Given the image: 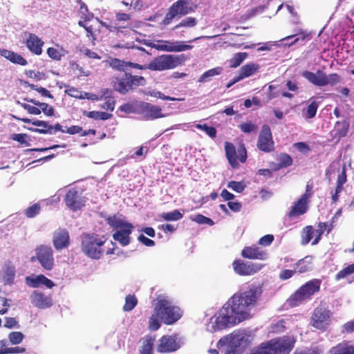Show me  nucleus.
<instances>
[{
  "label": "nucleus",
  "instance_id": "50",
  "mask_svg": "<svg viewBox=\"0 0 354 354\" xmlns=\"http://www.w3.org/2000/svg\"><path fill=\"white\" fill-rule=\"evenodd\" d=\"M183 215L178 209L173 212L162 213L161 218L167 221H176L181 219Z\"/></svg>",
  "mask_w": 354,
  "mask_h": 354
},
{
  "label": "nucleus",
  "instance_id": "63",
  "mask_svg": "<svg viewBox=\"0 0 354 354\" xmlns=\"http://www.w3.org/2000/svg\"><path fill=\"white\" fill-rule=\"evenodd\" d=\"M19 104L21 105L25 110H26L29 113L33 114V115H39L41 113L40 109L35 106H31L28 104L21 103L20 102H17Z\"/></svg>",
  "mask_w": 354,
  "mask_h": 354
},
{
  "label": "nucleus",
  "instance_id": "42",
  "mask_svg": "<svg viewBox=\"0 0 354 354\" xmlns=\"http://www.w3.org/2000/svg\"><path fill=\"white\" fill-rule=\"evenodd\" d=\"M115 62L118 63V65L116 66V67L119 70H124V68H127V66H129V67H131L133 68L140 69V70L148 68V65L143 66V65H141V64H139L137 63H133V62H124V61H121L120 59H115Z\"/></svg>",
  "mask_w": 354,
  "mask_h": 354
},
{
  "label": "nucleus",
  "instance_id": "60",
  "mask_svg": "<svg viewBox=\"0 0 354 354\" xmlns=\"http://www.w3.org/2000/svg\"><path fill=\"white\" fill-rule=\"evenodd\" d=\"M105 102L101 106V107L106 111H113L115 108V100L111 96L105 97Z\"/></svg>",
  "mask_w": 354,
  "mask_h": 354
},
{
  "label": "nucleus",
  "instance_id": "48",
  "mask_svg": "<svg viewBox=\"0 0 354 354\" xmlns=\"http://www.w3.org/2000/svg\"><path fill=\"white\" fill-rule=\"evenodd\" d=\"M40 211L41 205L39 203H36L27 207L24 211V214L27 218H31L39 214Z\"/></svg>",
  "mask_w": 354,
  "mask_h": 354
},
{
  "label": "nucleus",
  "instance_id": "43",
  "mask_svg": "<svg viewBox=\"0 0 354 354\" xmlns=\"http://www.w3.org/2000/svg\"><path fill=\"white\" fill-rule=\"evenodd\" d=\"M160 313H158V312H156V310L154 309L153 313L151 315V316L149 318V328L151 330H157L160 327Z\"/></svg>",
  "mask_w": 354,
  "mask_h": 354
},
{
  "label": "nucleus",
  "instance_id": "53",
  "mask_svg": "<svg viewBox=\"0 0 354 354\" xmlns=\"http://www.w3.org/2000/svg\"><path fill=\"white\" fill-rule=\"evenodd\" d=\"M197 20L196 18L192 17H189L183 19L179 24H176L173 29H178L181 27L184 28H192L196 25Z\"/></svg>",
  "mask_w": 354,
  "mask_h": 354
},
{
  "label": "nucleus",
  "instance_id": "47",
  "mask_svg": "<svg viewBox=\"0 0 354 354\" xmlns=\"http://www.w3.org/2000/svg\"><path fill=\"white\" fill-rule=\"evenodd\" d=\"M238 127L245 133H256L258 130V126L252 121L241 123Z\"/></svg>",
  "mask_w": 354,
  "mask_h": 354
},
{
  "label": "nucleus",
  "instance_id": "49",
  "mask_svg": "<svg viewBox=\"0 0 354 354\" xmlns=\"http://www.w3.org/2000/svg\"><path fill=\"white\" fill-rule=\"evenodd\" d=\"M86 116L95 120H106L110 119L113 115L111 113L103 111H92L87 113Z\"/></svg>",
  "mask_w": 354,
  "mask_h": 354
},
{
  "label": "nucleus",
  "instance_id": "22",
  "mask_svg": "<svg viewBox=\"0 0 354 354\" xmlns=\"http://www.w3.org/2000/svg\"><path fill=\"white\" fill-rule=\"evenodd\" d=\"M30 301L33 306L41 309L50 308L53 304L51 296H47L44 293L37 290H35L32 292Z\"/></svg>",
  "mask_w": 354,
  "mask_h": 354
},
{
  "label": "nucleus",
  "instance_id": "30",
  "mask_svg": "<svg viewBox=\"0 0 354 354\" xmlns=\"http://www.w3.org/2000/svg\"><path fill=\"white\" fill-rule=\"evenodd\" d=\"M243 339L244 337L242 335H233L225 354H241L240 346Z\"/></svg>",
  "mask_w": 354,
  "mask_h": 354
},
{
  "label": "nucleus",
  "instance_id": "44",
  "mask_svg": "<svg viewBox=\"0 0 354 354\" xmlns=\"http://www.w3.org/2000/svg\"><path fill=\"white\" fill-rule=\"evenodd\" d=\"M138 304V299L134 295H128L125 297V304L123 306V310L129 312L132 310Z\"/></svg>",
  "mask_w": 354,
  "mask_h": 354
},
{
  "label": "nucleus",
  "instance_id": "59",
  "mask_svg": "<svg viewBox=\"0 0 354 354\" xmlns=\"http://www.w3.org/2000/svg\"><path fill=\"white\" fill-rule=\"evenodd\" d=\"M47 54L51 59L59 61L61 60L63 55L55 48L50 47L47 49Z\"/></svg>",
  "mask_w": 354,
  "mask_h": 354
},
{
  "label": "nucleus",
  "instance_id": "23",
  "mask_svg": "<svg viewBox=\"0 0 354 354\" xmlns=\"http://www.w3.org/2000/svg\"><path fill=\"white\" fill-rule=\"evenodd\" d=\"M53 243L55 248L57 250L67 248L70 244V236L66 229H58L53 237Z\"/></svg>",
  "mask_w": 354,
  "mask_h": 354
},
{
  "label": "nucleus",
  "instance_id": "18",
  "mask_svg": "<svg viewBox=\"0 0 354 354\" xmlns=\"http://www.w3.org/2000/svg\"><path fill=\"white\" fill-rule=\"evenodd\" d=\"M24 44L28 50L33 55H41L43 52L44 41L37 35L31 32L25 33Z\"/></svg>",
  "mask_w": 354,
  "mask_h": 354
},
{
  "label": "nucleus",
  "instance_id": "14",
  "mask_svg": "<svg viewBox=\"0 0 354 354\" xmlns=\"http://www.w3.org/2000/svg\"><path fill=\"white\" fill-rule=\"evenodd\" d=\"M180 342L176 335H165L158 341L156 351L159 353H169L180 348Z\"/></svg>",
  "mask_w": 354,
  "mask_h": 354
},
{
  "label": "nucleus",
  "instance_id": "11",
  "mask_svg": "<svg viewBox=\"0 0 354 354\" xmlns=\"http://www.w3.org/2000/svg\"><path fill=\"white\" fill-rule=\"evenodd\" d=\"M194 11L191 6V0H178L171 5L162 21V24L167 26L176 17L180 18Z\"/></svg>",
  "mask_w": 354,
  "mask_h": 354
},
{
  "label": "nucleus",
  "instance_id": "37",
  "mask_svg": "<svg viewBox=\"0 0 354 354\" xmlns=\"http://www.w3.org/2000/svg\"><path fill=\"white\" fill-rule=\"evenodd\" d=\"M24 100L39 106L42 110L43 113L47 116H53L54 115V109L47 103L40 102L35 100L29 98H25Z\"/></svg>",
  "mask_w": 354,
  "mask_h": 354
},
{
  "label": "nucleus",
  "instance_id": "31",
  "mask_svg": "<svg viewBox=\"0 0 354 354\" xmlns=\"http://www.w3.org/2000/svg\"><path fill=\"white\" fill-rule=\"evenodd\" d=\"M335 281L346 279L349 283L354 281V263L339 270L335 276Z\"/></svg>",
  "mask_w": 354,
  "mask_h": 354
},
{
  "label": "nucleus",
  "instance_id": "34",
  "mask_svg": "<svg viewBox=\"0 0 354 354\" xmlns=\"http://www.w3.org/2000/svg\"><path fill=\"white\" fill-rule=\"evenodd\" d=\"M330 354H354V345L340 343L330 349Z\"/></svg>",
  "mask_w": 354,
  "mask_h": 354
},
{
  "label": "nucleus",
  "instance_id": "32",
  "mask_svg": "<svg viewBox=\"0 0 354 354\" xmlns=\"http://www.w3.org/2000/svg\"><path fill=\"white\" fill-rule=\"evenodd\" d=\"M312 256H306L297 261L295 265L296 272L302 274L310 271L312 268Z\"/></svg>",
  "mask_w": 354,
  "mask_h": 354
},
{
  "label": "nucleus",
  "instance_id": "41",
  "mask_svg": "<svg viewBox=\"0 0 354 354\" xmlns=\"http://www.w3.org/2000/svg\"><path fill=\"white\" fill-rule=\"evenodd\" d=\"M106 223L114 229H121L126 226V225L130 224V223L125 222L123 220L118 218L115 215L109 216L106 219Z\"/></svg>",
  "mask_w": 354,
  "mask_h": 354
},
{
  "label": "nucleus",
  "instance_id": "51",
  "mask_svg": "<svg viewBox=\"0 0 354 354\" xmlns=\"http://www.w3.org/2000/svg\"><path fill=\"white\" fill-rule=\"evenodd\" d=\"M222 72L221 67H216L205 71L200 77V82H207L210 80V77L221 74Z\"/></svg>",
  "mask_w": 354,
  "mask_h": 354
},
{
  "label": "nucleus",
  "instance_id": "57",
  "mask_svg": "<svg viewBox=\"0 0 354 354\" xmlns=\"http://www.w3.org/2000/svg\"><path fill=\"white\" fill-rule=\"evenodd\" d=\"M79 12L80 14V17L84 19V21H88L93 17V15L88 12V10L85 4L80 6Z\"/></svg>",
  "mask_w": 354,
  "mask_h": 354
},
{
  "label": "nucleus",
  "instance_id": "52",
  "mask_svg": "<svg viewBox=\"0 0 354 354\" xmlns=\"http://www.w3.org/2000/svg\"><path fill=\"white\" fill-rule=\"evenodd\" d=\"M315 232V230L313 226L308 225L306 226L302 231V241L301 243L303 245L308 244L311 239H313V235Z\"/></svg>",
  "mask_w": 354,
  "mask_h": 354
},
{
  "label": "nucleus",
  "instance_id": "62",
  "mask_svg": "<svg viewBox=\"0 0 354 354\" xmlns=\"http://www.w3.org/2000/svg\"><path fill=\"white\" fill-rule=\"evenodd\" d=\"M192 220L199 224H207L209 225H213L214 223L210 218L206 217L200 214L196 215Z\"/></svg>",
  "mask_w": 354,
  "mask_h": 354
},
{
  "label": "nucleus",
  "instance_id": "26",
  "mask_svg": "<svg viewBox=\"0 0 354 354\" xmlns=\"http://www.w3.org/2000/svg\"><path fill=\"white\" fill-rule=\"evenodd\" d=\"M0 55L5 57L10 62L20 66H26L28 64L27 60L21 55L14 51L7 49H0Z\"/></svg>",
  "mask_w": 354,
  "mask_h": 354
},
{
  "label": "nucleus",
  "instance_id": "15",
  "mask_svg": "<svg viewBox=\"0 0 354 354\" xmlns=\"http://www.w3.org/2000/svg\"><path fill=\"white\" fill-rule=\"evenodd\" d=\"M257 148L263 152L270 153L274 150V142L270 127L267 124L262 126L259 133L257 143Z\"/></svg>",
  "mask_w": 354,
  "mask_h": 354
},
{
  "label": "nucleus",
  "instance_id": "28",
  "mask_svg": "<svg viewBox=\"0 0 354 354\" xmlns=\"http://www.w3.org/2000/svg\"><path fill=\"white\" fill-rule=\"evenodd\" d=\"M26 279L27 283L33 288H37L40 285H44L48 288H52L55 286L53 281L48 279L44 274H39L32 278L27 277Z\"/></svg>",
  "mask_w": 354,
  "mask_h": 354
},
{
  "label": "nucleus",
  "instance_id": "13",
  "mask_svg": "<svg viewBox=\"0 0 354 354\" xmlns=\"http://www.w3.org/2000/svg\"><path fill=\"white\" fill-rule=\"evenodd\" d=\"M36 257L31 258V261L37 259L43 268L51 270L54 266L53 251L50 246L41 245L35 249Z\"/></svg>",
  "mask_w": 354,
  "mask_h": 354
},
{
  "label": "nucleus",
  "instance_id": "27",
  "mask_svg": "<svg viewBox=\"0 0 354 354\" xmlns=\"http://www.w3.org/2000/svg\"><path fill=\"white\" fill-rule=\"evenodd\" d=\"M308 201L299 198L292 206L288 216L289 218L297 217L305 214L308 208Z\"/></svg>",
  "mask_w": 354,
  "mask_h": 354
},
{
  "label": "nucleus",
  "instance_id": "9",
  "mask_svg": "<svg viewBox=\"0 0 354 354\" xmlns=\"http://www.w3.org/2000/svg\"><path fill=\"white\" fill-rule=\"evenodd\" d=\"M183 61V55H162L153 59L148 64V68L152 71L172 69L181 65Z\"/></svg>",
  "mask_w": 354,
  "mask_h": 354
},
{
  "label": "nucleus",
  "instance_id": "61",
  "mask_svg": "<svg viewBox=\"0 0 354 354\" xmlns=\"http://www.w3.org/2000/svg\"><path fill=\"white\" fill-rule=\"evenodd\" d=\"M29 86L31 89L37 91L39 93H40L44 97H47L48 98L53 97V96L50 94V92L44 87L38 86L32 84H29Z\"/></svg>",
  "mask_w": 354,
  "mask_h": 354
},
{
  "label": "nucleus",
  "instance_id": "1",
  "mask_svg": "<svg viewBox=\"0 0 354 354\" xmlns=\"http://www.w3.org/2000/svg\"><path fill=\"white\" fill-rule=\"evenodd\" d=\"M261 293V287L252 286L246 291L234 294L220 310L215 320L217 328L223 329L248 319L249 310L257 304Z\"/></svg>",
  "mask_w": 354,
  "mask_h": 354
},
{
  "label": "nucleus",
  "instance_id": "33",
  "mask_svg": "<svg viewBox=\"0 0 354 354\" xmlns=\"http://www.w3.org/2000/svg\"><path fill=\"white\" fill-rule=\"evenodd\" d=\"M259 66L257 64L250 63L243 66L239 71V78L241 80L245 77L254 75L259 70Z\"/></svg>",
  "mask_w": 354,
  "mask_h": 354
},
{
  "label": "nucleus",
  "instance_id": "45",
  "mask_svg": "<svg viewBox=\"0 0 354 354\" xmlns=\"http://www.w3.org/2000/svg\"><path fill=\"white\" fill-rule=\"evenodd\" d=\"M324 227H328V228L327 229V234H329L333 229L332 224H328L326 222H325V223L320 222L319 223V229L315 231L317 233V236H316L315 239L313 240V241L312 242V245H316L320 241L321 236L324 233V230H323Z\"/></svg>",
  "mask_w": 354,
  "mask_h": 354
},
{
  "label": "nucleus",
  "instance_id": "16",
  "mask_svg": "<svg viewBox=\"0 0 354 354\" xmlns=\"http://www.w3.org/2000/svg\"><path fill=\"white\" fill-rule=\"evenodd\" d=\"M262 267L261 264L245 262L241 259L234 260L232 263L234 272L240 276L252 275L259 272Z\"/></svg>",
  "mask_w": 354,
  "mask_h": 354
},
{
  "label": "nucleus",
  "instance_id": "46",
  "mask_svg": "<svg viewBox=\"0 0 354 354\" xmlns=\"http://www.w3.org/2000/svg\"><path fill=\"white\" fill-rule=\"evenodd\" d=\"M248 53L245 52L237 53L234 55L233 57L230 59V66L236 68L246 59Z\"/></svg>",
  "mask_w": 354,
  "mask_h": 354
},
{
  "label": "nucleus",
  "instance_id": "55",
  "mask_svg": "<svg viewBox=\"0 0 354 354\" xmlns=\"http://www.w3.org/2000/svg\"><path fill=\"white\" fill-rule=\"evenodd\" d=\"M24 338V334L19 331H13L8 335L9 341L12 344H19L23 341Z\"/></svg>",
  "mask_w": 354,
  "mask_h": 354
},
{
  "label": "nucleus",
  "instance_id": "8",
  "mask_svg": "<svg viewBox=\"0 0 354 354\" xmlns=\"http://www.w3.org/2000/svg\"><path fill=\"white\" fill-rule=\"evenodd\" d=\"M131 15L128 13L118 12L115 13V19L109 25L110 31L123 32L124 29L135 31L136 28L140 27L142 22L137 20H131Z\"/></svg>",
  "mask_w": 354,
  "mask_h": 354
},
{
  "label": "nucleus",
  "instance_id": "54",
  "mask_svg": "<svg viewBox=\"0 0 354 354\" xmlns=\"http://www.w3.org/2000/svg\"><path fill=\"white\" fill-rule=\"evenodd\" d=\"M148 95L151 96V97H157V98H160V99L163 100H170V101H181V100H184V98H176V97H170V96H168V95H165V94H163L160 91H149Z\"/></svg>",
  "mask_w": 354,
  "mask_h": 354
},
{
  "label": "nucleus",
  "instance_id": "35",
  "mask_svg": "<svg viewBox=\"0 0 354 354\" xmlns=\"http://www.w3.org/2000/svg\"><path fill=\"white\" fill-rule=\"evenodd\" d=\"M308 106L304 111V116L307 119H312L315 117L319 103L314 97H310L308 101Z\"/></svg>",
  "mask_w": 354,
  "mask_h": 354
},
{
  "label": "nucleus",
  "instance_id": "39",
  "mask_svg": "<svg viewBox=\"0 0 354 354\" xmlns=\"http://www.w3.org/2000/svg\"><path fill=\"white\" fill-rule=\"evenodd\" d=\"M119 109L127 114L129 113H140V102H136L135 103H125L122 105H121L119 107Z\"/></svg>",
  "mask_w": 354,
  "mask_h": 354
},
{
  "label": "nucleus",
  "instance_id": "56",
  "mask_svg": "<svg viewBox=\"0 0 354 354\" xmlns=\"http://www.w3.org/2000/svg\"><path fill=\"white\" fill-rule=\"evenodd\" d=\"M196 127L198 129L204 131L212 138H214L216 136V129L214 127H208L206 124H197Z\"/></svg>",
  "mask_w": 354,
  "mask_h": 354
},
{
  "label": "nucleus",
  "instance_id": "58",
  "mask_svg": "<svg viewBox=\"0 0 354 354\" xmlns=\"http://www.w3.org/2000/svg\"><path fill=\"white\" fill-rule=\"evenodd\" d=\"M26 348L24 347H12L5 348L0 349V354H15V353H25Z\"/></svg>",
  "mask_w": 354,
  "mask_h": 354
},
{
  "label": "nucleus",
  "instance_id": "4",
  "mask_svg": "<svg viewBox=\"0 0 354 354\" xmlns=\"http://www.w3.org/2000/svg\"><path fill=\"white\" fill-rule=\"evenodd\" d=\"M106 241V239L104 236L100 237L98 234H84L81 243V250L89 258L100 259L103 255L104 250L102 246Z\"/></svg>",
  "mask_w": 354,
  "mask_h": 354
},
{
  "label": "nucleus",
  "instance_id": "24",
  "mask_svg": "<svg viewBox=\"0 0 354 354\" xmlns=\"http://www.w3.org/2000/svg\"><path fill=\"white\" fill-rule=\"evenodd\" d=\"M241 256L245 259L265 260L268 254L256 245L245 246L241 251Z\"/></svg>",
  "mask_w": 354,
  "mask_h": 354
},
{
  "label": "nucleus",
  "instance_id": "38",
  "mask_svg": "<svg viewBox=\"0 0 354 354\" xmlns=\"http://www.w3.org/2000/svg\"><path fill=\"white\" fill-rule=\"evenodd\" d=\"M295 37H296V38L290 44V46L296 44L299 41H304L306 40H309L310 39V35L307 33L306 31H304L299 28L297 30H296L294 34L286 36L285 38H283V39H289Z\"/></svg>",
  "mask_w": 354,
  "mask_h": 354
},
{
  "label": "nucleus",
  "instance_id": "21",
  "mask_svg": "<svg viewBox=\"0 0 354 354\" xmlns=\"http://www.w3.org/2000/svg\"><path fill=\"white\" fill-rule=\"evenodd\" d=\"M32 124L36 127H44L45 129H38V128H29V130L32 132H36L42 134H53L57 131L65 133L66 129L62 128V126L57 123L54 126L49 124L47 122L39 120H35Z\"/></svg>",
  "mask_w": 354,
  "mask_h": 354
},
{
  "label": "nucleus",
  "instance_id": "10",
  "mask_svg": "<svg viewBox=\"0 0 354 354\" xmlns=\"http://www.w3.org/2000/svg\"><path fill=\"white\" fill-rule=\"evenodd\" d=\"M225 156L229 164L232 168H238L239 166V161L245 163L247 160V150L244 143L239 144L237 151L234 145L230 142H225Z\"/></svg>",
  "mask_w": 354,
  "mask_h": 354
},
{
  "label": "nucleus",
  "instance_id": "19",
  "mask_svg": "<svg viewBox=\"0 0 354 354\" xmlns=\"http://www.w3.org/2000/svg\"><path fill=\"white\" fill-rule=\"evenodd\" d=\"M156 50L166 52H182L189 50L192 46L183 44V41H160L154 46Z\"/></svg>",
  "mask_w": 354,
  "mask_h": 354
},
{
  "label": "nucleus",
  "instance_id": "7",
  "mask_svg": "<svg viewBox=\"0 0 354 354\" xmlns=\"http://www.w3.org/2000/svg\"><path fill=\"white\" fill-rule=\"evenodd\" d=\"M301 76L310 83L317 86H324L328 84L335 86L341 81V77L337 73H331L327 76L321 70H317L316 73L304 71L301 73Z\"/></svg>",
  "mask_w": 354,
  "mask_h": 354
},
{
  "label": "nucleus",
  "instance_id": "29",
  "mask_svg": "<svg viewBox=\"0 0 354 354\" xmlns=\"http://www.w3.org/2000/svg\"><path fill=\"white\" fill-rule=\"evenodd\" d=\"M155 337L151 335H145L140 339L141 343L138 349V354H153Z\"/></svg>",
  "mask_w": 354,
  "mask_h": 354
},
{
  "label": "nucleus",
  "instance_id": "2",
  "mask_svg": "<svg viewBox=\"0 0 354 354\" xmlns=\"http://www.w3.org/2000/svg\"><path fill=\"white\" fill-rule=\"evenodd\" d=\"M294 344L295 340L290 337L273 339L252 349L250 354H289Z\"/></svg>",
  "mask_w": 354,
  "mask_h": 354
},
{
  "label": "nucleus",
  "instance_id": "12",
  "mask_svg": "<svg viewBox=\"0 0 354 354\" xmlns=\"http://www.w3.org/2000/svg\"><path fill=\"white\" fill-rule=\"evenodd\" d=\"M331 313L324 306L316 307L310 317V325L320 331H324L330 323Z\"/></svg>",
  "mask_w": 354,
  "mask_h": 354
},
{
  "label": "nucleus",
  "instance_id": "20",
  "mask_svg": "<svg viewBox=\"0 0 354 354\" xmlns=\"http://www.w3.org/2000/svg\"><path fill=\"white\" fill-rule=\"evenodd\" d=\"M140 114L144 115L147 119L155 120L165 116L162 113L160 107L149 102H140Z\"/></svg>",
  "mask_w": 354,
  "mask_h": 354
},
{
  "label": "nucleus",
  "instance_id": "40",
  "mask_svg": "<svg viewBox=\"0 0 354 354\" xmlns=\"http://www.w3.org/2000/svg\"><path fill=\"white\" fill-rule=\"evenodd\" d=\"M278 160L279 162L274 168V170L286 168L292 165V159L290 156L287 153L279 154Z\"/></svg>",
  "mask_w": 354,
  "mask_h": 354
},
{
  "label": "nucleus",
  "instance_id": "6",
  "mask_svg": "<svg viewBox=\"0 0 354 354\" xmlns=\"http://www.w3.org/2000/svg\"><path fill=\"white\" fill-rule=\"evenodd\" d=\"M156 312L160 313V320L167 325L176 322L182 316L179 308L171 305L166 299L158 300L155 306Z\"/></svg>",
  "mask_w": 354,
  "mask_h": 354
},
{
  "label": "nucleus",
  "instance_id": "25",
  "mask_svg": "<svg viewBox=\"0 0 354 354\" xmlns=\"http://www.w3.org/2000/svg\"><path fill=\"white\" fill-rule=\"evenodd\" d=\"M133 226L131 223L126 225L125 227L120 229L113 234L115 241H118L122 246L128 245L130 243V234L132 232Z\"/></svg>",
  "mask_w": 354,
  "mask_h": 354
},
{
  "label": "nucleus",
  "instance_id": "36",
  "mask_svg": "<svg viewBox=\"0 0 354 354\" xmlns=\"http://www.w3.org/2000/svg\"><path fill=\"white\" fill-rule=\"evenodd\" d=\"M15 268L12 265H6L3 270V281L5 284L12 285L15 277Z\"/></svg>",
  "mask_w": 354,
  "mask_h": 354
},
{
  "label": "nucleus",
  "instance_id": "64",
  "mask_svg": "<svg viewBox=\"0 0 354 354\" xmlns=\"http://www.w3.org/2000/svg\"><path fill=\"white\" fill-rule=\"evenodd\" d=\"M295 273H297L295 269H284L280 272L279 278L282 281L287 280L292 277Z\"/></svg>",
  "mask_w": 354,
  "mask_h": 354
},
{
  "label": "nucleus",
  "instance_id": "17",
  "mask_svg": "<svg viewBox=\"0 0 354 354\" xmlns=\"http://www.w3.org/2000/svg\"><path fill=\"white\" fill-rule=\"evenodd\" d=\"M66 206L72 211L76 212L85 205L86 200L76 189H70L64 196Z\"/></svg>",
  "mask_w": 354,
  "mask_h": 354
},
{
  "label": "nucleus",
  "instance_id": "3",
  "mask_svg": "<svg viewBox=\"0 0 354 354\" xmlns=\"http://www.w3.org/2000/svg\"><path fill=\"white\" fill-rule=\"evenodd\" d=\"M146 84L147 80L143 76L133 75L128 72H124L121 76L114 77L111 81L113 89L122 95L132 93L138 86H143Z\"/></svg>",
  "mask_w": 354,
  "mask_h": 354
},
{
  "label": "nucleus",
  "instance_id": "5",
  "mask_svg": "<svg viewBox=\"0 0 354 354\" xmlns=\"http://www.w3.org/2000/svg\"><path fill=\"white\" fill-rule=\"evenodd\" d=\"M322 281L319 279H313L305 283L297 289L288 299V305L295 307L304 301L309 299L311 297L319 292Z\"/></svg>",
  "mask_w": 354,
  "mask_h": 354
}]
</instances>
